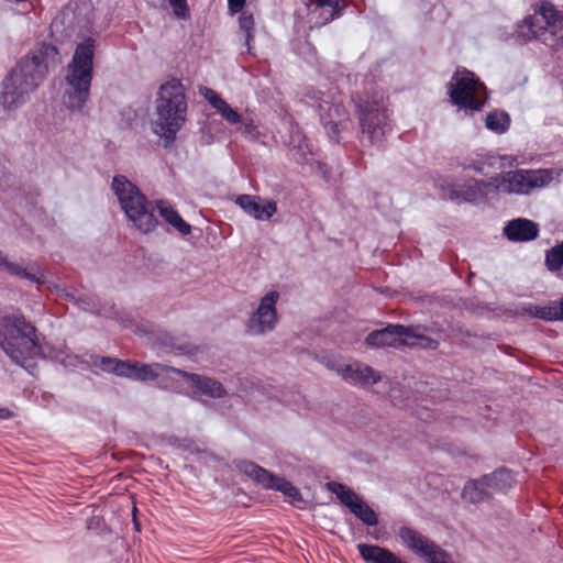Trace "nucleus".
I'll list each match as a JSON object with an SVG mask.
<instances>
[{
  "label": "nucleus",
  "instance_id": "c756f323",
  "mask_svg": "<svg viewBox=\"0 0 563 563\" xmlns=\"http://www.w3.org/2000/svg\"><path fill=\"white\" fill-rule=\"evenodd\" d=\"M485 125L488 130L503 134L509 129L510 118L506 112L494 111L487 114Z\"/></svg>",
  "mask_w": 563,
  "mask_h": 563
},
{
  "label": "nucleus",
  "instance_id": "aec40b11",
  "mask_svg": "<svg viewBox=\"0 0 563 563\" xmlns=\"http://www.w3.org/2000/svg\"><path fill=\"white\" fill-rule=\"evenodd\" d=\"M341 378L349 384L361 386L374 385L382 379L378 372L358 361L346 363Z\"/></svg>",
  "mask_w": 563,
  "mask_h": 563
},
{
  "label": "nucleus",
  "instance_id": "4c0bfd02",
  "mask_svg": "<svg viewBox=\"0 0 563 563\" xmlns=\"http://www.w3.org/2000/svg\"><path fill=\"white\" fill-rule=\"evenodd\" d=\"M0 266L3 267L11 275H15V276L22 277L23 272H24V268L20 264L15 263V262H10L1 253H0Z\"/></svg>",
  "mask_w": 563,
  "mask_h": 563
},
{
  "label": "nucleus",
  "instance_id": "37998d69",
  "mask_svg": "<svg viewBox=\"0 0 563 563\" xmlns=\"http://www.w3.org/2000/svg\"><path fill=\"white\" fill-rule=\"evenodd\" d=\"M12 417V413L9 409L7 408H0V419L3 420V419H9Z\"/></svg>",
  "mask_w": 563,
  "mask_h": 563
},
{
  "label": "nucleus",
  "instance_id": "423d86ee",
  "mask_svg": "<svg viewBox=\"0 0 563 563\" xmlns=\"http://www.w3.org/2000/svg\"><path fill=\"white\" fill-rule=\"evenodd\" d=\"M365 341L374 347L406 345L434 350L439 344L437 340L421 334L418 328L401 324H389L384 329L373 331L366 336Z\"/></svg>",
  "mask_w": 563,
  "mask_h": 563
},
{
  "label": "nucleus",
  "instance_id": "1a4fd4ad",
  "mask_svg": "<svg viewBox=\"0 0 563 563\" xmlns=\"http://www.w3.org/2000/svg\"><path fill=\"white\" fill-rule=\"evenodd\" d=\"M92 364L103 372L137 382L154 380L159 376V372L172 373L169 366L159 363L140 364L110 356H95Z\"/></svg>",
  "mask_w": 563,
  "mask_h": 563
},
{
  "label": "nucleus",
  "instance_id": "6e6552de",
  "mask_svg": "<svg viewBox=\"0 0 563 563\" xmlns=\"http://www.w3.org/2000/svg\"><path fill=\"white\" fill-rule=\"evenodd\" d=\"M452 103L460 109L477 111L486 100V87L472 71L457 69L448 84Z\"/></svg>",
  "mask_w": 563,
  "mask_h": 563
},
{
  "label": "nucleus",
  "instance_id": "473e14b6",
  "mask_svg": "<svg viewBox=\"0 0 563 563\" xmlns=\"http://www.w3.org/2000/svg\"><path fill=\"white\" fill-rule=\"evenodd\" d=\"M483 192H485V198L488 194L492 192H504V173L492 177L489 180H479Z\"/></svg>",
  "mask_w": 563,
  "mask_h": 563
},
{
  "label": "nucleus",
  "instance_id": "6ab92c4d",
  "mask_svg": "<svg viewBox=\"0 0 563 563\" xmlns=\"http://www.w3.org/2000/svg\"><path fill=\"white\" fill-rule=\"evenodd\" d=\"M235 203L249 216L260 221L269 220L277 211V205L274 201L262 199L258 196L241 195Z\"/></svg>",
  "mask_w": 563,
  "mask_h": 563
},
{
  "label": "nucleus",
  "instance_id": "0eeeda50",
  "mask_svg": "<svg viewBox=\"0 0 563 563\" xmlns=\"http://www.w3.org/2000/svg\"><path fill=\"white\" fill-rule=\"evenodd\" d=\"M354 102L361 129V142L380 143L387 128V115L379 104V99L377 97L369 99L368 97L357 96Z\"/></svg>",
  "mask_w": 563,
  "mask_h": 563
},
{
  "label": "nucleus",
  "instance_id": "a878e982",
  "mask_svg": "<svg viewBox=\"0 0 563 563\" xmlns=\"http://www.w3.org/2000/svg\"><path fill=\"white\" fill-rule=\"evenodd\" d=\"M483 483L489 489L490 495L510 488L515 484L514 474L505 468L497 470L492 474L483 476Z\"/></svg>",
  "mask_w": 563,
  "mask_h": 563
},
{
  "label": "nucleus",
  "instance_id": "49530a36",
  "mask_svg": "<svg viewBox=\"0 0 563 563\" xmlns=\"http://www.w3.org/2000/svg\"><path fill=\"white\" fill-rule=\"evenodd\" d=\"M558 305H559V309H560L561 320H563V296L561 297L560 300H558Z\"/></svg>",
  "mask_w": 563,
  "mask_h": 563
},
{
  "label": "nucleus",
  "instance_id": "72a5a7b5",
  "mask_svg": "<svg viewBox=\"0 0 563 563\" xmlns=\"http://www.w3.org/2000/svg\"><path fill=\"white\" fill-rule=\"evenodd\" d=\"M239 24L242 31L245 32V44L251 49V42L253 41V27H254V19L251 13L242 12L239 18Z\"/></svg>",
  "mask_w": 563,
  "mask_h": 563
},
{
  "label": "nucleus",
  "instance_id": "c03bdc74",
  "mask_svg": "<svg viewBox=\"0 0 563 563\" xmlns=\"http://www.w3.org/2000/svg\"><path fill=\"white\" fill-rule=\"evenodd\" d=\"M255 126L252 123H246L243 126L244 133H252L254 131Z\"/></svg>",
  "mask_w": 563,
  "mask_h": 563
},
{
  "label": "nucleus",
  "instance_id": "f8f14e48",
  "mask_svg": "<svg viewBox=\"0 0 563 563\" xmlns=\"http://www.w3.org/2000/svg\"><path fill=\"white\" fill-rule=\"evenodd\" d=\"M398 537L404 545L429 563H451L445 551L419 531L402 526L399 528Z\"/></svg>",
  "mask_w": 563,
  "mask_h": 563
},
{
  "label": "nucleus",
  "instance_id": "f257e3e1",
  "mask_svg": "<svg viewBox=\"0 0 563 563\" xmlns=\"http://www.w3.org/2000/svg\"><path fill=\"white\" fill-rule=\"evenodd\" d=\"M59 64L55 46L43 44L24 58L2 81L0 104L7 111H15L23 106L51 68Z\"/></svg>",
  "mask_w": 563,
  "mask_h": 563
},
{
  "label": "nucleus",
  "instance_id": "4be33fe9",
  "mask_svg": "<svg viewBox=\"0 0 563 563\" xmlns=\"http://www.w3.org/2000/svg\"><path fill=\"white\" fill-rule=\"evenodd\" d=\"M199 92L228 123L238 124L241 122V115L238 113V111L234 110L213 89L208 87H201Z\"/></svg>",
  "mask_w": 563,
  "mask_h": 563
},
{
  "label": "nucleus",
  "instance_id": "a19ab883",
  "mask_svg": "<svg viewBox=\"0 0 563 563\" xmlns=\"http://www.w3.org/2000/svg\"><path fill=\"white\" fill-rule=\"evenodd\" d=\"M462 166L464 169H473L476 173H483L484 170V164L482 162L464 163Z\"/></svg>",
  "mask_w": 563,
  "mask_h": 563
},
{
  "label": "nucleus",
  "instance_id": "5701e85b",
  "mask_svg": "<svg viewBox=\"0 0 563 563\" xmlns=\"http://www.w3.org/2000/svg\"><path fill=\"white\" fill-rule=\"evenodd\" d=\"M357 550L367 563H406L390 550L379 545L360 543Z\"/></svg>",
  "mask_w": 563,
  "mask_h": 563
},
{
  "label": "nucleus",
  "instance_id": "58836bf2",
  "mask_svg": "<svg viewBox=\"0 0 563 563\" xmlns=\"http://www.w3.org/2000/svg\"><path fill=\"white\" fill-rule=\"evenodd\" d=\"M324 364L329 369L334 371L340 377H342L346 362L338 357H330L324 362Z\"/></svg>",
  "mask_w": 563,
  "mask_h": 563
},
{
  "label": "nucleus",
  "instance_id": "79ce46f5",
  "mask_svg": "<svg viewBox=\"0 0 563 563\" xmlns=\"http://www.w3.org/2000/svg\"><path fill=\"white\" fill-rule=\"evenodd\" d=\"M62 294L69 300L71 301L74 305H76V298H78L79 296H77L75 292H69L67 291L66 289H62Z\"/></svg>",
  "mask_w": 563,
  "mask_h": 563
},
{
  "label": "nucleus",
  "instance_id": "9b49d317",
  "mask_svg": "<svg viewBox=\"0 0 563 563\" xmlns=\"http://www.w3.org/2000/svg\"><path fill=\"white\" fill-rule=\"evenodd\" d=\"M235 466L241 473L245 474L254 482L261 484L264 488L282 492L284 495L292 498L294 500L301 499L299 490L290 482L273 475L271 472L255 464L254 462L247 460H239L235 462Z\"/></svg>",
  "mask_w": 563,
  "mask_h": 563
},
{
  "label": "nucleus",
  "instance_id": "c9c22d12",
  "mask_svg": "<svg viewBox=\"0 0 563 563\" xmlns=\"http://www.w3.org/2000/svg\"><path fill=\"white\" fill-rule=\"evenodd\" d=\"M176 18L187 20L190 16L187 0H168Z\"/></svg>",
  "mask_w": 563,
  "mask_h": 563
},
{
  "label": "nucleus",
  "instance_id": "4468645a",
  "mask_svg": "<svg viewBox=\"0 0 563 563\" xmlns=\"http://www.w3.org/2000/svg\"><path fill=\"white\" fill-rule=\"evenodd\" d=\"M305 97L317 103L324 129L328 131L329 136L338 142L339 133L343 129L342 117H344V114L342 113V107L323 100V92L313 87L306 89Z\"/></svg>",
  "mask_w": 563,
  "mask_h": 563
},
{
  "label": "nucleus",
  "instance_id": "412c9836",
  "mask_svg": "<svg viewBox=\"0 0 563 563\" xmlns=\"http://www.w3.org/2000/svg\"><path fill=\"white\" fill-rule=\"evenodd\" d=\"M504 234L512 242H528L537 239L539 225L531 220L518 218L505 225Z\"/></svg>",
  "mask_w": 563,
  "mask_h": 563
},
{
  "label": "nucleus",
  "instance_id": "393cba45",
  "mask_svg": "<svg viewBox=\"0 0 563 563\" xmlns=\"http://www.w3.org/2000/svg\"><path fill=\"white\" fill-rule=\"evenodd\" d=\"M156 207L159 216L181 235H188L191 232V225L187 223L178 211L167 200H157Z\"/></svg>",
  "mask_w": 563,
  "mask_h": 563
},
{
  "label": "nucleus",
  "instance_id": "39448f33",
  "mask_svg": "<svg viewBox=\"0 0 563 563\" xmlns=\"http://www.w3.org/2000/svg\"><path fill=\"white\" fill-rule=\"evenodd\" d=\"M111 187L132 225L142 233L152 232L157 225L153 202L125 176H114Z\"/></svg>",
  "mask_w": 563,
  "mask_h": 563
},
{
  "label": "nucleus",
  "instance_id": "a18cd8bd",
  "mask_svg": "<svg viewBox=\"0 0 563 563\" xmlns=\"http://www.w3.org/2000/svg\"><path fill=\"white\" fill-rule=\"evenodd\" d=\"M175 350L179 353V354H187L189 353V350L186 347V346H183V345H179V346H176Z\"/></svg>",
  "mask_w": 563,
  "mask_h": 563
},
{
  "label": "nucleus",
  "instance_id": "f704fd0d",
  "mask_svg": "<svg viewBox=\"0 0 563 563\" xmlns=\"http://www.w3.org/2000/svg\"><path fill=\"white\" fill-rule=\"evenodd\" d=\"M22 277L36 284L46 283L44 272L35 264H32L29 267L24 268Z\"/></svg>",
  "mask_w": 563,
  "mask_h": 563
},
{
  "label": "nucleus",
  "instance_id": "c85d7f7f",
  "mask_svg": "<svg viewBox=\"0 0 563 563\" xmlns=\"http://www.w3.org/2000/svg\"><path fill=\"white\" fill-rule=\"evenodd\" d=\"M327 489L334 494L338 499L346 506L350 510L357 504V501L362 498L356 493H354L350 487L338 483V482H328L325 484Z\"/></svg>",
  "mask_w": 563,
  "mask_h": 563
},
{
  "label": "nucleus",
  "instance_id": "e433bc0d",
  "mask_svg": "<svg viewBox=\"0 0 563 563\" xmlns=\"http://www.w3.org/2000/svg\"><path fill=\"white\" fill-rule=\"evenodd\" d=\"M76 306L80 310L95 312L98 308L97 298L93 296L80 295L76 298Z\"/></svg>",
  "mask_w": 563,
  "mask_h": 563
},
{
  "label": "nucleus",
  "instance_id": "bb28decb",
  "mask_svg": "<svg viewBox=\"0 0 563 563\" xmlns=\"http://www.w3.org/2000/svg\"><path fill=\"white\" fill-rule=\"evenodd\" d=\"M490 496L488 487L483 483V476L478 479L468 481L462 492V498L471 504L482 503Z\"/></svg>",
  "mask_w": 563,
  "mask_h": 563
},
{
  "label": "nucleus",
  "instance_id": "ea45409f",
  "mask_svg": "<svg viewBox=\"0 0 563 563\" xmlns=\"http://www.w3.org/2000/svg\"><path fill=\"white\" fill-rule=\"evenodd\" d=\"M244 4L245 0H228V8L232 14L241 12Z\"/></svg>",
  "mask_w": 563,
  "mask_h": 563
},
{
  "label": "nucleus",
  "instance_id": "2f4dec72",
  "mask_svg": "<svg viewBox=\"0 0 563 563\" xmlns=\"http://www.w3.org/2000/svg\"><path fill=\"white\" fill-rule=\"evenodd\" d=\"M545 264L551 272L559 271L563 267V243L547 252Z\"/></svg>",
  "mask_w": 563,
  "mask_h": 563
},
{
  "label": "nucleus",
  "instance_id": "a211bd4d",
  "mask_svg": "<svg viewBox=\"0 0 563 563\" xmlns=\"http://www.w3.org/2000/svg\"><path fill=\"white\" fill-rule=\"evenodd\" d=\"M168 369L187 379L189 386L195 388V394L205 395L210 398H222L227 395V390L223 385L211 377L189 373L176 367H168Z\"/></svg>",
  "mask_w": 563,
  "mask_h": 563
},
{
  "label": "nucleus",
  "instance_id": "7ed1b4c3",
  "mask_svg": "<svg viewBox=\"0 0 563 563\" xmlns=\"http://www.w3.org/2000/svg\"><path fill=\"white\" fill-rule=\"evenodd\" d=\"M0 347L12 362L25 368L27 361L44 354L35 327L22 314L0 319Z\"/></svg>",
  "mask_w": 563,
  "mask_h": 563
},
{
  "label": "nucleus",
  "instance_id": "dca6fc26",
  "mask_svg": "<svg viewBox=\"0 0 563 563\" xmlns=\"http://www.w3.org/2000/svg\"><path fill=\"white\" fill-rule=\"evenodd\" d=\"M307 7L310 27H321L339 18L345 8L344 0H301Z\"/></svg>",
  "mask_w": 563,
  "mask_h": 563
},
{
  "label": "nucleus",
  "instance_id": "2eb2a0df",
  "mask_svg": "<svg viewBox=\"0 0 563 563\" xmlns=\"http://www.w3.org/2000/svg\"><path fill=\"white\" fill-rule=\"evenodd\" d=\"M516 38L519 42L539 40L547 46H556L555 31H551L550 26L545 24V19L542 14V5L540 7L539 13L526 18L518 25Z\"/></svg>",
  "mask_w": 563,
  "mask_h": 563
},
{
  "label": "nucleus",
  "instance_id": "b1692460",
  "mask_svg": "<svg viewBox=\"0 0 563 563\" xmlns=\"http://www.w3.org/2000/svg\"><path fill=\"white\" fill-rule=\"evenodd\" d=\"M518 312L544 321L561 320L558 300L550 301L544 306L533 305L530 302L522 303L519 306Z\"/></svg>",
  "mask_w": 563,
  "mask_h": 563
},
{
  "label": "nucleus",
  "instance_id": "9d476101",
  "mask_svg": "<svg viewBox=\"0 0 563 563\" xmlns=\"http://www.w3.org/2000/svg\"><path fill=\"white\" fill-rule=\"evenodd\" d=\"M553 179L549 169H517L504 173V194L530 195L534 189L548 186Z\"/></svg>",
  "mask_w": 563,
  "mask_h": 563
},
{
  "label": "nucleus",
  "instance_id": "20e7f679",
  "mask_svg": "<svg viewBox=\"0 0 563 563\" xmlns=\"http://www.w3.org/2000/svg\"><path fill=\"white\" fill-rule=\"evenodd\" d=\"M96 42L86 38L77 45L73 59L67 66L65 104L68 109L80 110L87 102L93 75Z\"/></svg>",
  "mask_w": 563,
  "mask_h": 563
},
{
  "label": "nucleus",
  "instance_id": "f3484780",
  "mask_svg": "<svg viewBox=\"0 0 563 563\" xmlns=\"http://www.w3.org/2000/svg\"><path fill=\"white\" fill-rule=\"evenodd\" d=\"M439 186L451 200H463L471 203L485 200V192H483L482 185L477 179H470L462 184L452 178H444Z\"/></svg>",
  "mask_w": 563,
  "mask_h": 563
},
{
  "label": "nucleus",
  "instance_id": "f03ea898",
  "mask_svg": "<svg viewBox=\"0 0 563 563\" xmlns=\"http://www.w3.org/2000/svg\"><path fill=\"white\" fill-rule=\"evenodd\" d=\"M187 108L185 87L181 81L173 78L163 84L155 100L153 132L167 142L174 141L186 121Z\"/></svg>",
  "mask_w": 563,
  "mask_h": 563
},
{
  "label": "nucleus",
  "instance_id": "ddd939ff",
  "mask_svg": "<svg viewBox=\"0 0 563 563\" xmlns=\"http://www.w3.org/2000/svg\"><path fill=\"white\" fill-rule=\"evenodd\" d=\"M279 292L268 291L260 301L257 309L250 316L246 329L252 334H265L276 328L278 314L276 303L279 300Z\"/></svg>",
  "mask_w": 563,
  "mask_h": 563
},
{
  "label": "nucleus",
  "instance_id": "cd10ccee",
  "mask_svg": "<svg viewBox=\"0 0 563 563\" xmlns=\"http://www.w3.org/2000/svg\"><path fill=\"white\" fill-rule=\"evenodd\" d=\"M542 14L545 19V24L550 26L551 31H555L558 46L563 38V12L558 11L552 3L543 2Z\"/></svg>",
  "mask_w": 563,
  "mask_h": 563
},
{
  "label": "nucleus",
  "instance_id": "7c9ffc66",
  "mask_svg": "<svg viewBox=\"0 0 563 563\" xmlns=\"http://www.w3.org/2000/svg\"><path fill=\"white\" fill-rule=\"evenodd\" d=\"M355 517L367 526H375L378 522L376 512L361 498L351 510Z\"/></svg>",
  "mask_w": 563,
  "mask_h": 563
}]
</instances>
